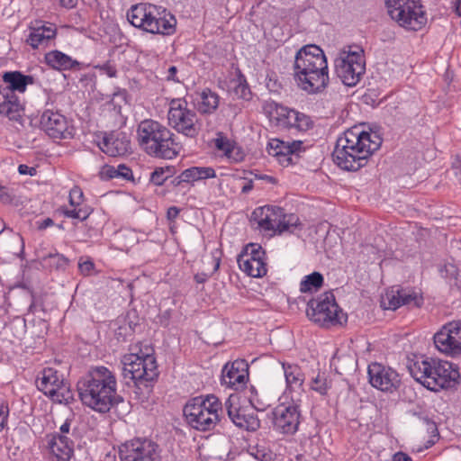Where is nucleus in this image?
<instances>
[{
    "mask_svg": "<svg viewBox=\"0 0 461 461\" xmlns=\"http://www.w3.org/2000/svg\"><path fill=\"white\" fill-rule=\"evenodd\" d=\"M82 403L92 410L105 413L123 402L117 393L114 373L104 366L91 367L77 382Z\"/></svg>",
    "mask_w": 461,
    "mask_h": 461,
    "instance_id": "nucleus-2",
    "label": "nucleus"
},
{
    "mask_svg": "<svg viewBox=\"0 0 461 461\" xmlns=\"http://www.w3.org/2000/svg\"><path fill=\"white\" fill-rule=\"evenodd\" d=\"M377 132L366 131L354 126L343 132L332 152L334 163L343 170L357 171L367 164L368 158L382 144Z\"/></svg>",
    "mask_w": 461,
    "mask_h": 461,
    "instance_id": "nucleus-1",
    "label": "nucleus"
},
{
    "mask_svg": "<svg viewBox=\"0 0 461 461\" xmlns=\"http://www.w3.org/2000/svg\"><path fill=\"white\" fill-rule=\"evenodd\" d=\"M116 175L117 178H122L124 180L133 179L132 170L125 164H120L116 167Z\"/></svg>",
    "mask_w": 461,
    "mask_h": 461,
    "instance_id": "nucleus-46",
    "label": "nucleus"
},
{
    "mask_svg": "<svg viewBox=\"0 0 461 461\" xmlns=\"http://www.w3.org/2000/svg\"><path fill=\"white\" fill-rule=\"evenodd\" d=\"M44 62L58 71L80 70L81 63L60 50H54L44 55Z\"/></svg>",
    "mask_w": 461,
    "mask_h": 461,
    "instance_id": "nucleus-28",
    "label": "nucleus"
},
{
    "mask_svg": "<svg viewBox=\"0 0 461 461\" xmlns=\"http://www.w3.org/2000/svg\"><path fill=\"white\" fill-rule=\"evenodd\" d=\"M249 380V364L244 359H237L224 365L221 370V384L231 389H242Z\"/></svg>",
    "mask_w": 461,
    "mask_h": 461,
    "instance_id": "nucleus-24",
    "label": "nucleus"
},
{
    "mask_svg": "<svg viewBox=\"0 0 461 461\" xmlns=\"http://www.w3.org/2000/svg\"><path fill=\"white\" fill-rule=\"evenodd\" d=\"M250 455L258 461H274V454L265 447H256L250 450Z\"/></svg>",
    "mask_w": 461,
    "mask_h": 461,
    "instance_id": "nucleus-42",
    "label": "nucleus"
},
{
    "mask_svg": "<svg viewBox=\"0 0 461 461\" xmlns=\"http://www.w3.org/2000/svg\"><path fill=\"white\" fill-rule=\"evenodd\" d=\"M338 77L347 86H355L366 72L364 50L360 47H349L335 59Z\"/></svg>",
    "mask_w": 461,
    "mask_h": 461,
    "instance_id": "nucleus-12",
    "label": "nucleus"
},
{
    "mask_svg": "<svg viewBox=\"0 0 461 461\" xmlns=\"http://www.w3.org/2000/svg\"><path fill=\"white\" fill-rule=\"evenodd\" d=\"M57 34L58 30L55 24L44 21H34L29 26L26 43L33 50L45 49L55 45Z\"/></svg>",
    "mask_w": 461,
    "mask_h": 461,
    "instance_id": "nucleus-22",
    "label": "nucleus"
},
{
    "mask_svg": "<svg viewBox=\"0 0 461 461\" xmlns=\"http://www.w3.org/2000/svg\"><path fill=\"white\" fill-rule=\"evenodd\" d=\"M9 416V407L6 402L0 403V430L4 429L7 425Z\"/></svg>",
    "mask_w": 461,
    "mask_h": 461,
    "instance_id": "nucleus-49",
    "label": "nucleus"
},
{
    "mask_svg": "<svg viewBox=\"0 0 461 461\" xmlns=\"http://www.w3.org/2000/svg\"><path fill=\"white\" fill-rule=\"evenodd\" d=\"M267 153L275 157L282 166L288 167L296 164L300 158V153L303 152L305 149L301 140L289 142L279 139H271L267 143Z\"/></svg>",
    "mask_w": 461,
    "mask_h": 461,
    "instance_id": "nucleus-19",
    "label": "nucleus"
},
{
    "mask_svg": "<svg viewBox=\"0 0 461 461\" xmlns=\"http://www.w3.org/2000/svg\"><path fill=\"white\" fill-rule=\"evenodd\" d=\"M407 368L417 382L432 392L451 388L459 378V372L452 363L423 356L409 359Z\"/></svg>",
    "mask_w": 461,
    "mask_h": 461,
    "instance_id": "nucleus-4",
    "label": "nucleus"
},
{
    "mask_svg": "<svg viewBox=\"0 0 461 461\" xmlns=\"http://www.w3.org/2000/svg\"><path fill=\"white\" fill-rule=\"evenodd\" d=\"M312 121L311 118L298 111H295V115L293 120V125H291V128L296 129L300 131H305L312 127Z\"/></svg>",
    "mask_w": 461,
    "mask_h": 461,
    "instance_id": "nucleus-40",
    "label": "nucleus"
},
{
    "mask_svg": "<svg viewBox=\"0 0 461 461\" xmlns=\"http://www.w3.org/2000/svg\"><path fill=\"white\" fill-rule=\"evenodd\" d=\"M211 276V275H208L206 273H197L196 275H194V280L196 283L198 284H203L205 283L209 277Z\"/></svg>",
    "mask_w": 461,
    "mask_h": 461,
    "instance_id": "nucleus-59",
    "label": "nucleus"
},
{
    "mask_svg": "<svg viewBox=\"0 0 461 461\" xmlns=\"http://www.w3.org/2000/svg\"><path fill=\"white\" fill-rule=\"evenodd\" d=\"M180 212V209L176 206H171L167 209V218L169 221H174Z\"/></svg>",
    "mask_w": 461,
    "mask_h": 461,
    "instance_id": "nucleus-55",
    "label": "nucleus"
},
{
    "mask_svg": "<svg viewBox=\"0 0 461 461\" xmlns=\"http://www.w3.org/2000/svg\"><path fill=\"white\" fill-rule=\"evenodd\" d=\"M78 269L82 275L90 276L95 269V264L91 259L82 261V258H80L78 262Z\"/></svg>",
    "mask_w": 461,
    "mask_h": 461,
    "instance_id": "nucleus-48",
    "label": "nucleus"
},
{
    "mask_svg": "<svg viewBox=\"0 0 461 461\" xmlns=\"http://www.w3.org/2000/svg\"><path fill=\"white\" fill-rule=\"evenodd\" d=\"M40 125L45 133L54 140L71 139L74 128L69 124L67 117L58 111L46 109L40 120Z\"/></svg>",
    "mask_w": 461,
    "mask_h": 461,
    "instance_id": "nucleus-16",
    "label": "nucleus"
},
{
    "mask_svg": "<svg viewBox=\"0 0 461 461\" xmlns=\"http://www.w3.org/2000/svg\"><path fill=\"white\" fill-rule=\"evenodd\" d=\"M455 13L457 16L461 17V0H456L455 3Z\"/></svg>",
    "mask_w": 461,
    "mask_h": 461,
    "instance_id": "nucleus-63",
    "label": "nucleus"
},
{
    "mask_svg": "<svg viewBox=\"0 0 461 461\" xmlns=\"http://www.w3.org/2000/svg\"><path fill=\"white\" fill-rule=\"evenodd\" d=\"M324 283L323 276L320 272H313L305 276L300 283V291L302 293L317 292Z\"/></svg>",
    "mask_w": 461,
    "mask_h": 461,
    "instance_id": "nucleus-37",
    "label": "nucleus"
},
{
    "mask_svg": "<svg viewBox=\"0 0 461 461\" xmlns=\"http://www.w3.org/2000/svg\"><path fill=\"white\" fill-rule=\"evenodd\" d=\"M367 375L370 384L386 393H396L402 384L400 375L394 369L377 362L368 366Z\"/></svg>",
    "mask_w": 461,
    "mask_h": 461,
    "instance_id": "nucleus-15",
    "label": "nucleus"
},
{
    "mask_svg": "<svg viewBox=\"0 0 461 461\" xmlns=\"http://www.w3.org/2000/svg\"><path fill=\"white\" fill-rule=\"evenodd\" d=\"M231 422L240 429L256 431L260 428V420L254 412L240 407L238 397L230 395L224 402V410Z\"/></svg>",
    "mask_w": 461,
    "mask_h": 461,
    "instance_id": "nucleus-20",
    "label": "nucleus"
},
{
    "mask_svg": "<svg viewBox=\"0 0 461 461\" xmlns=\"http://www.w3.org/2000/svg\"><path fill=\"white\" fill-rule=\"evenodd\" d=\"M388 14L396 23L402 20L404 6L410 0H384Z\"/></svg>",
    "mask_w": 461,
    "mask_h": 461,
    "instance_id": "nucleus-38",
    "label": "nucleus"
},
{
    "mask_svg": "<svg viewBox=\"0 0 461 461\" xmlns=\"http://www.w3.org/2000/svg\"><path fill=\"white\" fill-rule=\"evenodd\" d=\"M174 174V168L170 167H157L149 176L150 183L155 185H162Z\"/></svg>",
    "mask_w": 461,
    "mask_h": 461,
    "instance_id": "nucleus-39",
    "label": "nucleus"
},
{
    "mask_svg": "<svg viewBox=\"0 0 461 461\" xmlns=\"http://www.w3.org/2000/svg\"><path fill=\"white\" fill-rule=\"evenodd\" d=\"M59 5L62 7L68 8V9L74 8L77 4V0H59Z\"/></svg>",
    "mask_w": 461,
    "mask_h": 461,
    "instance_id": "nucleus-60",
    "label": "nucleus"
},
{
    "mask_svg": "<svg viewBox=\"0 0 461 461\" xmlns=\"http://www.w3.org/2000/svg\"><path fill=\"white\" fill-rule=\"evenodd\" d=\"M23 112V105L16 94L11 90L0 88V114L12 121H19Z\"/></svg>",
    "mask_w": 461,
    "mask_h": 461,
    "instance_id": "nucleus-27",
    "label": "nucleus"
},
{
    "mask_svg": "<svg viewBox=\"0 0 461 461\" xmlns=\"http://www.w3.org/2000/svg\"><path fill=\"white\" fill-rule=\"evenodd\" d=\"M301 420L300 406L295 402L278 404L273 411V425L283 434H294Z\"/></svg>",
    "mask_w": 461,
    "mask_h": 461,
    "instance_id": "nucleus-17",
    "label": "nucleus"
},
{
    "mask_svg": "<svg viewBox=\"0 0 461 461\" xmlns=\"http://www.w3.org/2000/svg\"><path fill=\"white\" fill-rule=\"evenodd\" d=\"M402 20L397 23L412 31L420 30L427 23V15L420 0H410V4L404 6Z\"/></svg>",
    "mask_w": 461,
    "mask_h": 461,
    "instance_id": "nucleus-25",
    "label": "nucleus"
},
{
    "mask_svg": "<svg viewBox=\"0 0 461 461\" xmlns=\"http://www.w3.org/2000/svg\"><path fill=\"white\" fill-rule=\"evenodd\" d=\"M212 255V260L213 264V269L212 273H215L218 271L220 265H221V251L220 249H214L211 253Z\"/></svg>",
    "mask_w": 461,
    "mask_h": 461,
    "instance_id": "nucleus-52",
    "label": "nucleus"
},
{
    "mask_svg": "<svg viewBox=\"0 0 461 461\" xmlns=\"http://www.w3.org/2000/svg\"><path fill=\"white\" fill-rule=\"evenodd\" d=\"M99 71L106 74L109 77H115L117 76V69L114 65H113L110 61H107L102 65H97L95 67Z\"/></svg>",
    "mask_w": 461,
    "mask_h": 461,
    "instance_id": "nucleus-47",
    "label": "nucleus"
},
{
    "mask_svg": "<svg viewBox=\"0 0 461 461\" xmlns=\"http://www.w3.org/2000/svg\"><path fill=\"white\" fill-rule=\"evenodd\" d=\"M269 107L271 112L275 113L278 124L290 129L291 125H293V120L296 110L288 108L276 102L271 103Z\"/></svg>",
    "mask_w": 461,
    "mask_h": 461,
    "instance_id": "nucleus-34",
    "label": "nucleus"
},
{
    "mask_svg": "<svg viewBox=\"0 0 461 461\" xmlns=\"http://www.w3.org/2000/svg\"><path fill=\"white\" fill-rule=\"evenodd\" d=\"M259 178L266 179V180H267L270 183H275V178L273 176H270L264 175V176H261Z\"/></svg>",
    "mask_w": 461,
    "mask_h": 461,
    "instance_id": "nucleus-64",
    "label": "nucleus"
},
{
    "mask_svg": "<svg viewBox=\"0 0 461 461\" xmlns=\"http://www.w3.org/2000/svg\"><path fill=\"white\" fill-rule=\"evenodd\" d=\"M41 263L44 268L65 271L69 264V260L64 255L56 252L42 257Z\"/></svg>",
    "mask_w": 461,
    "mask_h": 461,
    "instance_id": "nucleus-35",
    "label": "nucleus"
},
{
    "mask_svg": "<svg viewBox=\"0 0 461 461\" xmlns=\"http://www.w3.org/2000/svg\"><path fill=\"white\" fill-rule=\"evenodd\" d=\"M77 212H78V220L83 221L89 217V215L92 212V209L87 206H85V207L78 206Z\"/></svg>",
    "mask_w": 461,
    "mask_h": 461,
    "instance_id": "nucleus-53",
    "label": "nucleus"
},
{
    "mask_svg": "<svg viewBox=\"0 0 461 461\" xmlns=\"http://www.w3.org/2000/svg\"><path fill=\"white\" fill-rule=\"evenodd\" d=\"M252 220L258 228L265 231L294 233L302 229L299 217L294 213H286L285 209L276 205H265L256 208L252 212Z\"/></svg>",
    "mask_w": 461,
    "mask_h": 461,
    "instance_id": "nucleus-9",
    "label": "nucleus"
},
{
    "mask_svg": "<svg viewBox=\"0 0 461 461\" xmlns=\"http://www.w3.org/2000/svg\"><path fill=\"white\" fill-rule=\"evenodd\" d=\"M36 386L53 402L69 404L74 400L73 393L63 375L55 368H43L37 375Z\"/></svg>",
    "mask_w": 461,
    "mask_h": 461,
    "instance_id": "nucleus-13",
    "label": "nucleus"
},
{
    "mask_svg": "<svg viewBox=\"0 0 461 461\" xmlns=\"http://www.w3.org/2000/svg\"><path fill=\"white\" fill-rule=\"evenodd\" d=\"M127 19L134 27L149 33L172 35L176 32V17L161 5H135L128 11Z\"/></svg>",
    "mask_w": 461,
    "mask_h": 461,
    "instance_id": "nucleus-6",
    "label": "nucleus"
},
{
    "mask_svg": "<svg viewBox=\"0 0 461 461\" xmlns=\"http://www.w3.org/2000/svg\"><path fill=\"white\" fill-rule=\"evenodd\" d=\"M266 253L260 246L250 244L244 253L238 257V264L241 271L252 277H262L267 272Z\"/></svg>",
    "mask_w": 461,
    "mask_h": 461,
    "instance_id": "nucleus-21",
    "label": "nucleus"
},
{
    "mask_svg": "<svg viewBox=\"0 0 461 461\" xmlns=\"http://www.w3.org/2000/svg\"><path fill=\"white\" fill-rule=\"evenodd\" d=\"M312 389L320 393L321 394H325L328 390V383L327 378L324 374L318 375L312 382L311 385Z\"/></svg>",
    "mask_w": 461,
    "mask_h": 461,
    "instance_id": "nucleus-43",
    "label": "nucleus"
},
{
    "mask_svg": "<svg viewBox=\"0 0 461 461\" xmlns=\"http://www.w3.org/2000/svg\"><path fill=\"white\" fill-rule=\"evenodd\" d=\"M96 142L100 149L111 157L124 156L131 150V140L123 131L105 132Z\"/></svg>",
    "mask_w": 461,
    "mask_h": 461,
    "instance_id": "nucleus-23",
    "label": "nucleus"
},
{
    "mask_svg": "<svg viewBox=\"0 0 461 461\" xmlns=\"http://www.w3.org/2000/svg\"><path fill=\"white\" fill-rule=\"evenodd\" d=\"M48 448L56 461H70L74 455V440L69 436H47Z\"/></svg>",
    "mask_w": 461,
    "mask_h": 461,
    "instance_id": "nucleus-26",
    "label": "nucleus"
},
{
    "mask_svg": "<svg viewBox=\"0 0 461 461\" xmlns=\"http://www.w3.org/2000/svg\"><path fill=\"white\" fill-rule=\"evenodd\" d=\"M306 314L311 321L321 327L328 328L347 321V315L336 303L335 295L331 291L325 292L317 298L310 300Z\"/></svg>",
    "mask_w": 461,
    "mask_h": 461,
    "instance_id": "nucleus-10",
    "label": "nucleus"
},
{
    "mask_svg": "<svg viewBox=\"0 0 461 461\" xmlns=\"http://www.w3.org/2000/svg\"><path fill=\"white\" fill-rule=\"evenodd\" d=\"M18 171L21 175L29 174L30 176H33L36 173V169L34 167H31L23 164L18 167Z\"/></svg>",
    "mask_w": 461,
    "mask_h": 461,
    "instance_id": "nucleus-57",
    "label": "nucleus"
},
{
    "mask_svg": "<svg viewBox=\"0 0 461 461\" xmlns=\"http://www.w3.org/2000/svg\"><path fill=\"white\" fill-rule=\"evenodd\" d=\"M101 177L105 180L117 178L116 167L110 165H105L100 171Z\"/></svg>",
    "mask_w": 461,
    "mask_h": 461,
    "instance_id": "nucleus-50",
    "label": "nucleus"
},
{
    "mask_svg": "<svg viewBox=\"0 0 461 461\" xmlns=\"http://www.w3.org/2000/svg\"><path fill=\"white\" fill-rule=\"evenodd\" d=\"M71 423H72V420H69V419H67L64 423L59 427V432H55V433H52L53 435H56L58 437H60V436H73L74 435V431H71Z\"/></svg>",
    "mask_w": 461,
    "mask_h": 461,
    "instance_id": "nucleus-51",
    "label": "nucleus"
},
{
    "mask_svg": "<svg viewBox=\"0 0 461 461\" xmlns=\"http://www.w3.org/2000/svg\"><path fill=\"white\" fill-rule=\"evenodd\" d=\"M333 361H334L333 364L335 366V368H336L337 372H339V373H340V372L338 370L339 366H337V363L349 361L351 364V367H353V359L348 356H345L342 357H334Z\"/></svg>",
    "mask_w": 461,
    "mask_h": 461,
    "instance_id": "nucleus-58",
    "label": "nucleus"
},
{
    "mask_svg": "<svg viewBox=\"0 0 461 461\" xmlns=\"http://www.w3.org/2000/svg\"><path fill=\"white\" fill-rule=\"evenodd\" d=\"M77 207L78 206H76L71 210H66L64 215L68 218L78 219Z\"/></svg>",
    "mask_w": 461,
    "mask_h": 461,
    "instance_id": "nucleus-61",
    "label": "nucleus"
},
{
    "mask_svg": "<svg viewBox=\"0 0 461 461\" xmlns=\"http://www.w3.org/2000/svg\"><path fill=\"white\" fill-rule=\"evenodd\" d=\"M83 191L78 186L73 187L69 192V203L73 207L80 206L83 201Z\"/></svg>",
    "mask_w": 461,
    "mask_h": 461,
    "instance_id": "nucleus-44",
    "label": "nucleus"
},
{
    "mask_svg": "<svg viewBox=\"0 0 461 461\" xmlns=\"http://www.w3.org/2000/svg\"><path fill=\"white\" fill-rule=\"evenodd\" d=\"M140 146L151 157L162 159L176 158L181 146L176 142L175 134L160 122L146 119L137 128Z\"/></svg>",
    "mask_w": 461,
    "mask_h": 461,
    "instance_id": "nucleus-5",
    "label": "nucleus"
},
{
    "mask_svg": "<svg viewBox=\"0 0 461 461\" xmlns=\"http://www.w3.org/2000/svg\"><path fill=\"white\" fill-rule=\"evenodd\" d=\"M434 344L442 353L456 356L461 353V321L445 324L435 335Z\"/></svg>",
    "mask_w": 461,
    "mask_h": 461,
    "instance_id": "nucleus-18",
    "label": "nucleus"
},
{
    "mask_svg": "<svg viewBox=\"0 0 461 461\" xmlns=\"http://www.w3.org/2000/svg\"><path fill=\"white\" fill-rule=\"evenodd\" d=\"M216 176L215 170L211 167H191L180 174V180L185 183H192L199 180L213 178Z\"/></svg>",
    "mask_w": 461,
    "mask_h": 461,
    "instance_id": "nucleus-32",
    "label": "nucleus"
},
{
    "mask_svg": "<svg viewBox=\"0 0 461 461\" xmlns=\"http://www.w3.org/2000/svg\"><path fill=\"white\" fill-rule=\"evenodd\" d=\"M253 189V182L252 181H249L248 183H246L242 187H241V192L243 194H248L249 191H251Z\"/></svg>",
    "mask_w": 461,
    "mask_h": 461,
    "instance_id": "nucleus-62",
    "label": "nucleus"
},
{
    "mask_svg": "<svg viewBox=\"0 0 461 461\" xmlns=\"http://www.w3.org/2000/svg\"><path fill=\"white\" fill-rule=\"evenodd\" d=\"M294 78L297 86L310 95L320 93L328 86V62L319 46L305 45L296 52Z\"/></svg>",
    "mask_w": 461,
    "mask_h": 461,
    "instance_id": "nucleus-3",
    "label": "nucleus"
},
{
    "mask_svg": "<svg viewBox=\"0 0 461 461\" xmlns=\"http://www.w3.org/2000/svg\"><path fill=\"white\" fill-rule=\"evenodd\" d=\"M196 108L201 114H212L220 104L219 95L210 88L196 93Z\"/></svg>",
    "mask_w": 461,
    "mask_h": 461,
    "instance_id": "nucleus-30",
    "label": "nucleus"
},
{
    "mask_svg": "<svg viewBox=\"0 0 461 461\" xmlns=\"http://www.w3.org/2000/svg\"><path fill=\"white\" fill-rule=\"evenodd\" d=\"M388 305L386 309L396 310L402 305H412L420 307L422 304L423 299L419 296L417 293L408 289H398L395 293L392 291L387 294Z\"/></svg>",
    "mask_w": 461,
    "mask_h": 461,
    "instance_id": "nucleus-29",
    "label": "nucleus"
},
{
    "mask_svg": "<svg viewBox=\"0 0 461 461\" xmlns=\"http://www.w3.org/2000/svg\"><path fill=\"white\" fill-rule=\"evenodd\" d=\"M119 457L121 461H158L160 449L152 439L136 438L119 447Z\"/></svg>",
    "mask_w": 461,
    "mask_h": 461,
    "instance_id": "nucleus-14",
    "label": "nucleus"
},
{
    "mask_svg": "<svg viewBox=\"0 0 461 461\" xmlns=\"http://www.w3.org/2000/svg\"><path fill=\"white\" fill-rule=\"evenodd\" d=\"M230 86L233 94L237 98L249 100L251 98V91L247 83L245 76L240 69L237 71V77L230 80Z\"/></svg>",
    "mask_w": 461,
    "mask_h": 461,
    "instance_id": "nucleus-36",
    "label": "nucleus"
},
{
    "mask_svg": "<svg viewBox=\"0 0 461 461\" xmlns=\"http://www.w3.org/2000/svg\"><path fill=\"white\" fill-rule=\"evenodd\" d=\"M248 399L252 408L258 411H264L268 404L259 398L258 390L251 385L248 389Z\"/></svg>",
    "mask_w": 461,
    "mask_h": 461,
    "instance_id": "nucleus-41",
    "label": "nucleus"
},
{
    "mask_svg": "<svg viewBox=\"0 0 461 461\" xmlns=\"http://www.w3.org/2000/svg\"><path fill=\"white\" fill-rule=\"evenodd\" d=\"M14 194L10 189L0 184V202L5 204H10L14 200Z\"/></svg>",
    "mask_w": 461,
    "mask_h": 461,
    "instance_id": "nucleus-45",
    "label": "nucleus"
},
{
    "mask_svg": "<svg viewBox=\"0 0 461 461\" xmlns=\"http://www.w3.org/2000/svg\"><path fill=\"white\" fill-rule=\"evenodd\" d=\"M122 362L124 378L132 380L141 393L143 390L149 393L159 375L155 357L150 353H131Z\"/></svg>",
    "mask_w": 461,
    "mask_h": 461,
    "instance_id": "nucleus-8",
    "label": "nucleus"
},
{
    "mask_svg": "<svg viewBox=\"0 0 461 461\" xmlns=\"http://www.w3.org/2000/svg\"><path fill=\"white\" fill-rule=\"evenodd\" d=\"M176 73H177V68L176 66L169 67V68L167 69V77H166L167 80L179 82V79L176 77Z\"/></svg>",
    "mask_w": 461,
    "mask_h": 461,
    "instance_id": "nucleus-56",
    "label": "nucleus"
},
{
    "mask_svg": "<svg viewBox=\"0 0 461 461\" xmlns=\"http://www.w3.org/2000/svg\"><path fill=\"white\" fill-rule=\"evenodd\" d=\"M36 225H37V229L40 230H46L47 228L50 227V226H53L54 225V221L51 218H46L44 220H41V221H36Z\"/></svg>",
    "mask_w": 461,
    "mask_h": 461,
    "instance_id": "nucleus-54",
    "label": "nucleus"
},
{
    "mask_svg": "<svg viewBox=\"0 0 461 461\" xmlns=\"http://www.w3.org/2000/svg\"><path fill=\"white\" fill-rule=\"evenodd\" d=\"M167 112L168 125L178 133L194 139L201 131V122L194 110L188 107L185 98L170 100Z\"/></svg>",
    "mask_w": 461,
    "mask_h": 461,
    "instance_id": "nucleus-11",
    "label": "nucleus"
},
{
    "mask_svg": "<svg viewBox=\"0 0 461 461\" xmlns=\"http://www.w3.org/2000/svg\"><path fill=\"white\" fill-rule=\"evenodd\" d=\"M3 80L5 86H0V88L11 90L13 93H23L27 86L33 83V77L32 76H25L20 71L5 72Z\"/></svg>",
    "mask_w": 461,
    "mask_h": 461,
    "instance_id": "nucleus-31",
    "label": "nucleus"
},
{
    "mask_svg": "<svg viewBox=\"0 0 461 461\" xmlns=\"http://www.w3.org/2000/svg\"><path fill=\"white\" fill-rule=\"evenodd\" d=\"M223 412L222 404L213 394L197 396L190 399L183 409L186 422L194 429L207 431L221 422L220 413Z\"/></svg>",
    "mask_w": 461,
    "mask_h": 461,
    "instance_id": "nucleus-7",
    "label": "nucleus"
},
{
    "mask_svg": "<svg viewBox=\"0 0 461 461\" xmlns=\"http://www.w3.org/2000/svg\"><path fill=\"white\" fill-rule=\"evenodd\" d=\"M283 369L287 388L290 390L301 389L304 382V374L297 365L283 363Z\"/></svg>",
    "mask_w": 461,
    "mask_h": 461,
    "instance_id": "nucleus-33",
    "label": "nucleus"
}]
</instances>
